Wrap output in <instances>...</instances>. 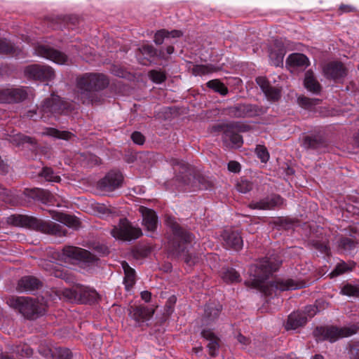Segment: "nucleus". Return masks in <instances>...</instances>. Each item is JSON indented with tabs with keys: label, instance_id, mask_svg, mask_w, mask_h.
Segmentation results:
<instances>
[{
	"label": "nucleus",
	"instance_id": "052dcab7",
	"mask_svg": "<svg viewBox=\"0 0 359 359\" xmlns=\"http://www.w3.org/2000/svg\"><path fill=\"white\" fill-rule=\"evenodd\" d=\"M228 170L235 173L238 172L241 170V165L237 161H231L228 163Z\"/></svg>",
	"mask_w": 359,
	"mask_h": 359
},
{
	"label": "nucleus",
	"instance_id": "423d86ee",
	"mask_svg": "<svg viewBox=\"0 0 359 359\" xmlns=\"http://www.w3.org/2000/svg\"><path fill=\"white\" fill-rule=\"evenodd\" d=\"M71 110L72 104L70 103L62 100L58 96L52 95L51 97L44 100L36 110L29 111L27 113V116L36 121L38 118H34V116L37 115L39 118L47 121L52 116L56 117L61 114H67Z\"/></svg>",
	"mask_w": 359,
	"mask_h": 359
},
{
	"label": "nucleus",
	"instance_id": "f257e3e1",
	"mask_svg": "<svg viewBox=\"0 0 359 359\" xmlns=\"http://www.w3.org/2000/svg\"><path fill=\"white\" fill-rule=\"evenodd\" d=\"M109 83L107 76L101 73H85L76 78V95L83 104H95L97 100L96 93L104 89Z\"/></svg>",
	"mask_w": 359,
	"mask_h": 359
},
{
	"label": "nucleus",
	"instance_id": "1a4fd4ad",
	"mask_svg": "<svg viewBox=\"0 0 359 359\" xmlns=\"http://www.w3.org/2000/svg\"><path fill=\"white\" fill-rule=\"evenodd\" d=\"M359 327L356 325L338 327L337 326H325L316 327L313 334L317 340H328L334 342L340 338L348 337L355 334Z\"/></svg>",
	"mask_w": 359,
	"mask_h": 359
},
{
	"label": "nucleus",
	"instance_id": "39448f33",
	"mask_svg": "<svg viewBox=\"0 0 359 359\" xmlns=\"http://www.w3.org/2000/svg\"><path fill=\"white\" fill-rule=\"evenodd\" d=\"M170 226L173 238L168 242V250L170 253L175 255H183L184 256V262L189 266L194 264L197 261V257H192L186 251L187 244L192 241V235L182 229L174 220L169 219L167 221Z\"/></svg>",
	"mask_w": 359,
	"mask_h": 359
},
{
	"label": "nucleus",
	"instance_id": "a19ab883",
	"mask_svg": "<svg viewBox=\"0 0 359 359\" xmlns=\"http://www.w3.org/2000/svg\"><path fill=\"white\" fill-rule=\"evenodd\" d=\"M207 86L222 95H226L228 93L227 87L219 79H213L208 81Z\"/></svg>",
	"mask_w": 359,
	"mask_h": 359
},
{
	"label": "nucleus",
	"instance_id": "49530a36",
	"mask_svg": "<svg viewBox=\"0 0 359 359\" xmlns=\"http://www.w3.org/2000/svg\"><path fill=\"white\" fill-rule=\"evenodd\" d=\"M255 153L262 163H266L269 161V154L265 146L257 145L255 149Z\"/></svg>",
	"mask_w": 359,
	"mask_h": 359
},
{
	"label": "nucleus",
	"instance_id": "4be33fe9",
	"mask_svg": "<svg viewBox=\"0 0 359 359\" xmlns=\"http://www.w3.org/2000/svg\"><path fill=\"white\" fill-rule=\"evenodd\" d=\"M325 75L330 79H338L346 75V69L340 62H331L323 67Z\"/></svg>",
	"mask_w": 359,
	"mask_h": 359
},
{
	"label": "nucleus",
	"instance_id": "de8ad7c7",
	"mask_svg": "<svg viewBox=\"0 0 359 359\" xmlns=\"http://www.w3.org/2000/svg\"><path fill=\"white\" fill-rule=\"evenodd\" d=\"M149 76L154 83H161L166 79L165 74L162 71L158 70L150 71L149 72Z\"/></svg>",
	"mask_w": 359,
	"mask_h": 359
},
{
	"label": "nucleus",
	"instance_id": "0e129e2a",
	"mask_svg": "<svg viewBox=\"0 0 359 359\" xmlns=\"http://www.w3.org/2000/svg\"><path fill=\"white\" fill-rule=\"evenodd\" d=\"M140 297L142 300H144L145 302H149L151 299V293L149 291H142L140 293Z\"/></svg>",
	"mask_w": 359,
	"mask_h": 359
},
{
	"label": "nucleus",
	"instance_id": "f8f14e48",
	"mask_svg": "<svg viewBox=\"0 0 359 359\" xmlns=\"http://www.w3.org/2000/svg\"><path fill=\"white\" fill-rule=\"evenodd\" d=\"M62 253L68 258L82 261L86 263H93L97 260L96 257L89 251L75 246H65Z\"/></svg>",
	"mask_w": 359,
	"mask_h": 359
},
{
	"label": "nucleus",
	"instance_id": "bf43d9fd",
	"mask_svg": "<svg viewBox=\"0 0 359 359\" xmlns=\"http://www.w3.org/2000/svg\"><path fill=\"white\" fill-rule=\"evenodd\" d=\"M301 312L305 313L306 318H312L316 315L317 312V308L311 305L307 306L305 307L304 311Z\"/></svg>",
	"mask_w": 359,
	"mask_h": 359
},
{
	"label": "nucleus",
	"instance_id": "473e14b6",
	"mask_svg": "<svg viewBox=\"0 0 359 359\" xmlns=\"http://www.w3.org/2000/svg\"><path fill=\"white\" fill-rule=\"evenodd\" d=\"M304 86L308 90L313 93H318L321 90L319 82L314 77L311 71H307L305 74Z\"/></svg>",
	"mask_w": 359,
	"mask_h": 359
},
{
	"label": "nucleus",
	"instance_id": "f704fd0d",
	"mask_svg": "<svg viewBox=\"0 0 359 359\" xmlns=\"http://www.w3.org/2000/svg\"><path fill=\"white\" fill-rule=\"evenodd\" d=\"M338 248L344 252H349L354 250L358 245L355 238L342 236L338 241Z\"/></svg>",
	"mask_w": 359,
	"mask_h": 359
},
{
	"label": "nucleus",
	"instance_id": "37998d69",
	"mask_svg": "<svg viewBox=\"0 0 359 359\" xmlns=\"http://www.w3.org/2000/svg\"><path fill=\"white\" fill-rule=\"evenodd\" d=\"M39 175L43 177L48 182H59L61 178L59 175L55 174L51 168L44 167Z\"/></svg>",
	"mask_w": 359,
	"mask_h": 359
},
{
	"label": "nucleus",
	"instance_id": "ddd939ff",
	"mask_svg": "<svg viewBox=\"0 0 359 359\" xmlns=\"http://www.w3.org/2000/svg\"><path fill=\"white\" fill-rule=\"evenodd\" d=\"M123 180V175L119 171L111 170L99 181L98 187L102 191H112L121 187Z\"/></svg>",
	"mask_w": 359,
	"mask_h": 359
},
{
	"label": "nucleus",
	"instance_id": "6ab92c4d",
	"mask_svg": "<svg viewBox=\"0 0 359 359\" xmlns=\"http://www.w3.org/2000/svg\"><path fill=\"white\" fill-rule=\"evenodd\" d=\"M156 56H158L162 59H167L163 51H160L158 54V51L151 45L149 44L143 45L140 48L137 54L140 63L144 65H149L151 63V59Z\"/></svg>",
	"mask_w": 359,
	"mask_h": 359
},
{
	"label": "nucleus",
	"instance_id": "680f3d73",
	"mask_svg": "<svg viewBox=\"0 0 359 359\" xmlns=\"http://www.w3.org/2000/svg\"><path fill=\"white\" fill-rule=\"evenodd\" d=\"M18 137L22 143L27 142L32 144H35V140L32 137L21 135H19Z\"/></svg>",
	"mask_w": 359,
	"mask_h": 359
},
{
	"label": "nucleus",
	"instance_id": "79ce46f5",
	"mask_svg": "<svg viewBox=\"0 0 359 359\" xmlns=\"http://www.w3.org/2000/svg\"><path fill=\"white\" fill-rule=\"evenodd\" d=\"M15 47L6 39L0 38V53L15 55Z\"/></svg>",
	"mask_w": 359,
	"mask_h": 359
},
{
	"label": "nucleus",
	"instance_id": "a878e982",
	"mask_svg": "<svg viewBox=\"0 0 359 359\" xmlns=\"http://www.w3.org/2000/svg\"><path fill=\"white\" fill-rule=\"evenodd\" d=\"M41 282L34 276L22 277L18 282L17 290L19 292L32 291L39 288Z\"/></svg>",
	"mask_w": 359,
	"mask_h": 359
},
{
	"label": "nucleus",
	"instance_id": "ea45409f",
	"mask_svg": "<svg viewBox=\"0 0 359 359\" xmlns=\"http://www.w3.org/2000/svg\"><path fill=\"white\" fill-rule=\"evenodd\" d=\"M354 264H347L344 262L337 264L334 269L330 273V278L337 277L347 271H351L354 266Z\"/></svg>",
	"mask_w": 359,
	"mask_h": 359
},
{
	"label": "nucleus",
	"instance_id": "412c9836",
	"mask_svg": "<svg viewBox=\"0 0 359 359\" xmlns=\"http://www.w3.org/2000/svg\"><path fill=\"white\" fill-rule=\"evenodd\" d=\"M25 194L33 199H36L44 204H54L55 196L48 190L40 188L25 189Z\"/></svg>",
	"mask_w": 359,
	"mask_h": 359
},
{
	"label": "nucleus",
	"instance_id": "20e7f679",
	"mask_svg": "<svg viewBox=\"0 0 359 359\" xmlns=\"http://www.w3.org/2000/svg\"><path fill=\"white\" fill-rule=\"evenodd\" d=\"M7 222L15 226L26 227L45 233L59 236L66 234V229L63 225L51 221L39 219L32 216L13 215L7 218Z\"/></svg>",
	"mask_w": 359,
	"mask_h": 359
},
{
	"label": "nucleus",
	"instance_id": "e433bc0d",
	"mask_svg": "<svg viewBox=\"0 0 359 359\" xmlns=\"http://www.w3.org/2000/svg\"><path fill=\"white\" fill-rule=\"evenodd\" d=\"M277 45V50H271L269 53V57L274 66H279L283 63V57L285 55V50L283 46H280L279 43H276Z\"/></svg>",
	"mask_w": 359,
	"mask_h": 359
},
{
	"label": "nucleus",
	"instance_id": "3c124183",
	"mask_svg": "<svg viewBox=\"0 0 359 359\" xmlns=\"http://www.w3.org/2000/svg\"><path fill=\"white\" fill-rule=\"evenodd\" d=\"M314 248L320 251L321 253H323L326 255H329L330 252V248L328 247L327 243L321 242V241H314L313 243Z\"/></svg>",
	"mask_w": 359,
	"mask_h": 359
},
{
	"label": "nucleus",
	"instance_id": "aec40b11",
	"mask_svg": "<svg viewBox=\"0 0 359 359\" xmlns=\"http://www.w3.org/2000/svg\"><path fill=\"white\" fill-rule=\"evenodd\" d=\"M284 203V200L279 195H273L265 198L258 202H252L249 204L251 209L271 210L280 208Z\"/></svg>",
	"mask_w": 359,
	"mask_h": 359
},
{
	"label": "nucleus",
	"instance_id": "5fc2aeb1",
	"mask_svg": "<svg viewBox=\"0 0 359 359\" xmlns=\"http://www.w3.org/2000/svg\"><path fill=\"white\" fill-rule=\"evenodd\" d=\"M166 34L167 31L165 29L157 32L154 36V42L158 45L163 43L164 39L168 38Z\"/></svg>",
	"mask_w": 359,
	"mask_h": 359
},
{
	"label": "nucleus",
	"instance_id": "6e6d98bb",
	"mask_svg": "<svg viewBox=\"0 0 359 359\" xmlns=\"http://www.w3.org/2000/svg\"><path fill=\"white\" fill-rule=\"evenodd\" d=\"M350 353L354 359H359V343L354 342L350 344Z\"/></svg>",
	"mask_w": 359,
	"mask_h": 359
},
{
	"label": "nucleus",
	"instance_id": "2f4dec72",
	"mask_svg": "<svg viewBox=\"0 0 359 359\" xmlns=\"http://www.w3.org/2000/svg\"><path fill=\"white\" fill-rule=\"evenodd\" d=\"M222 279L226 283H239L241 280L239 273L233 268H222L220 271Z\"/></svg>",
	"mask_w": 359,
	"mask_h": 359
},
{
	"label": "nucleus",
	"instance_id": "cd10ccee",
	"mask_svg": "<svg viewBox=\"0 0 359 359\" xmlns=\"http://www.w3.org/2000/svg\"><path fill=\"white\" fill-rule=\"evenodd\" d=\"M121 266L124 271L123 284L126 290L128 291L136 283V273L135 269L131 268L126 261L121 262Z\"/></svg>",
	"mask_w": 359,
	"mask_h": 359
},
{
	"label": "nucleus",
	"instance_id": "c03bdc74",
	"mask_svg": "<svg viewBox=\"0 0 359 359\" xmlns=\"http://www.w3.org/2000/svg\"><path fill=\"white\" fill-rule=\"evenodd\" d=\"M236 188L238 191L245 194L252 189V183L244 178L239 180L236 185Z\"/></svg>",
	"mask_w": 359,
	"mask_h": 359
},
{
	"label": "nucleus",
	"instance_id": "58836bf2",
	"mask_svg": "<svg viewBox=\"0 0 359 359\" xmlns=\"http://www.w3.org/2000/svg\"><path fill=\"white\" fill-rule=\"evenodd\" d=\"M321 103L319 99H312L306 97H299L298 98V104L302 108L309 110L316 111V107Z\"/></svg>",
	"mask_w": 359,
	"mask_h": 359
},
{
	"label": "nucleus",
	"instance_id": "f3484780",
	"mask_svg": "<svg viewBox=\"0 0 359 359\" xmlns=\"http://www.w3.org/2000/svg\"><path fill=\"white\" fill-rule=\"evenodd\" d=\"M36 53L43 57L52 60L53 62L63 65L67 62V56L57 50L50 48L47 46H38L35 49Z\"/></svg>",
	"mask_w": 359,
	"mask_h": 359
},
{
	"label": "nucleus",
	"instance_id": "a18cd8bd",
	"mask_svg": "<svg viewBox=\"0 0 359 359\" xmlns=\"http://www.w3.org/2000/svg\"><path fill=\"white\" fill-rule=\"evenodd\" d=\"M214 68L211 65H198L194 66L192 72L196 76L208 74L214 72Z\"/></svg>",
	"mask_w": 359,
	"mask_h": 359
},
{
	"label": "nucleus",
	"instance_id": "8fccbe9b",
	"mask_svg": "<svg viewBox=\"0 0 359 359\" xmlns=\"http://www.w3.org/2000/svg\"><path fill=\"white\" fill-rule=\"evenodd\" d=\"M321 144L316 137L306 136L304 140V146L307 149H316Z\"/></svg>",
	"mask_w": 359,
	"mask_h": 359
},
{
	"label": "nucleus",
	"instance_id": "774afa93",
	"mask_svg": "<svg viewBox=\"0 0 359 359\" xmlns=\"http://www.w3.org/2000/svg\"><path fill=\"white\" fill-rule=\"evenodd\" d=\"M237 339L238 341L242 344H244V345H247L249 344L250 342V339L247 337H245V336L239 334L238 336H237Z\"/></svg>",
	"mask_w": 359,
	"mask_h": 359
},
{
	"label": "nucleus",
	"instance_id": "7ed1b4c3",
	"mask_svg": "<svg viewBox=\"0 0 359 359\" xmlns=\"http://www.w3.org/2000/svg\"><path fill=\"white\" fill-rule=\"evenodd\" d=\"M174 170L177 172L175 178L177 188L181 191H195L198 189H208L212 187L210 181L198 174L194 168L179 160L173 161Z\"/></svg>",
	"mask_w": 359,
	"mask_h": 359
},
{
	"label": "nucleus",
	"instance_id": "7c9ffc66",
	"mask_svg": "<svg viewBox=\"0 0 359 359\" xmlns=\"http://www.w3.org/2000/svg\"><path fill=\"white\" fill-rule=\"evenodd\" d=\"M286 63L294 67H306L309 65V60L304 54L292 53L287 57Z\"/></svg>",
	"mask_w": 359,
	"mask_h": 359
},
{
	"label": "nucleus",
	"instance_id": "864d4df0",
	"mask_svg": "<svg viewBox=\"0 0 359 359\" xmlns=\"http://www.w3.org/2000/svg\"><path fill=\"white\" fill-rule=\"evenodd\" d=\"M55 359H72L71 351L67 348H59L57 350Z\"/></svg>",
	"mask_w": 359,
	"mask_h": 359
},
{
	"label": "nucleus",
	"instance_id": "13d9d810",
	"mask_svg": "<svg viewBox=\"0 0 359 359\" xmlns=\"http://www.w3.org/2000/svg\"><path fill=\"white\" fill-rule=\"evenodd\" d=\"M355 11H356V9L355 7H353V6H351V5H346V4H341L338 9V13L339 15H341L344 13H352V12H355Z\"/></svg>",
	"mask_w": 359,
	"mask_h": 359
},
{
	"label": "nucleus",
	"instance_id": "338daca9",
	"mask_svg": "<svg viewBox=\"0 0 359 359\" xmlns=\"http://www.w3.org/2000/svg\"><path fill=\"white\" fill-rule=\"evenodd\" d=\"M53 273L55 277L67 280V273L63 271L55 270Z\"/></svg>",
	"mask_w": 359,
	"mask_h": 359
},
{
	"label": "nucleus",
	"instance_id": "69168bd1",
	"mask_svg": "<svg viewBox=\"0 0 359 359\" xmlns=\"http://www.w3.org/2000/svg\"><path fill=\"white\" fill-rule=\"evenodd\" d=\"M21 355L25 356H30L32 354V350L27 345H25L20 352Z\"/></svg>",
	"mask_w": 359,
	"mask_h": 359
},
{
	"label": "nucleus",
	"instance_id": "4c0bfd02",
	"mask_svg": "<svg viewBox=\"0 0 359 359\" xmlns=\"http://www.w3.org/2000/svg\"><path fill=\"white\" fill-rule=\"evenodd\" d=\"M55 218L69 227L76 229L80 226L79 219L73 215L60 213L57 217Z\"/></svg>",
	"mask_w": 359,
	"mask_h": 359
},
{
	"label": "nucleus",
	"instance_id": "72a5a7b5",
	"mask_svg": "<svg viewBox=\"0 0 359 359\" xmlns=\"http://www.w3.org/2000/svg\"><path fill=\"white\" fill-rule=\"evenodd\" d=\"M43 135L53 137L57 139L68 140L74 136L73 133L65 130H59L53 128H46L42 133Z\"/></svg>",
	"mask_w": 359,
	"mask_h": 359
},
{
	"label": "nucleus",
	"instance_id": "4d7b16f0",
	"mask_svg": "<svg viewBox=\"0 0 359 359\" xmlns=\"http://www.w3.org/2000/svg\"><path fill=\"white\" fill-rule=\"evenodd\" d=\"M131 138L133 141L137 144H143L144 142V137L140 132H134L131 135Z\"/></svg>",
	"mask_w": 359,
	"mask_h": 359
},
{
	"label": "nucleus",
	"instance_id": "c756f323",
	"mask_svg": "<svg viewBox=\"0 0 359 359\" xmlns=\"http://www.w3.org/2000/svg\"><path fill=\"white\" fill-rule=\"evenodd\" d=\"M202 336L209 341L208 347L209 349V353L212 356L217 355V351L219 348V338L210 330H204L201 332Z\"/></svg>",
	"mask_w": 359,
	"mask_h": 359
},
{
	"label": "nucleus",
	"instance_id": "393cba45",
	"mask_svg": "<svg viewBox=\"0 0 359 359\" xmlns=\"http://www.w3.org/2000/svg\"><path fill=\"white\" fill-rule=\"evenodd\" d=\"M306 283L304 280H294L293 279H278L271 283V287L280 291L296 290L306 287Z\"/></svg>",
	"mask_w": 359,
	"mask_h": 359
},
{
	"label": "nucleus",
	"instance_id": "dca6fc26",
	"mask_svg": "<svg viewBox=\"0 0 359 359\" xmlns=\"http://www.w3.org/2000/svg\"><path fill=\"white\" fill-rule=\"evenodd\" d=\"M155 313V308L144 305H132L128 308L129 316L137 323L149 320Z\"/></svg>",
	"mask_w": 359,
	"mask_h": 359
},
{
	"label": "nucleus",
	"instance_id": "9b49d317",
	"mask_svg": "<svg viewBox=\"0 0 359 359\" xmlns=\"http://www.w3.org/2000/svg\"><path fill=\"white\" fill-rule=\"evenodd\" d=\"M25 75L29 79L50 81L55 77L53 69L48 65H31L25 67Z\"/></svg>",
	"mask_w": 359,
	"mask_h": 359
},
{
	"label": "nucleus",
	"instance_id": "0eeeda50",
	"mask_svg": "<svg viewBox=\"0 0 359 359\" xmlns=\"http://www.w3.org/2000/svg\"><path fill=\"white\" fill-rule=\"evenodd\" d=\"M55 294L60 299L79 304H93L99 299V294L95 290L81 285L72 288L57 290Z\"/></svg>",
	"mask_w": 359,
	"mask_h": 359
},
{
	"label": "nucleus",
	"instance_id": "09e8293b",
	"mask_svg": "<svg viewBox=\"0 0 359 359\" xmlns=\"http://www.w3.org/2000/svg\"><path fill=\"white\" fill-rule=\"evenodd\" d=\"M341 293L345 295L358 297H359V287L346 284L342 287Z\"/></svg>",
	"mask_w": 359,
	"mask_h": 359
},
{
	"label": "nucleus",
	"instance_id": "e2e57ef3",
	"mask_svg": "<svg viewBox=\"0 0 359 359\" xmlns=\"http://www.w3.org/2000/svg\"><path fill=\"white\" fill-rule=\"evenodd\" d=\"M182 35V33L180 30H172L171 32L167 31L166 36L168 38H178Z\"/></svg>",
	"mask_w": 359,
	"mask_h": 359
},
{
	"label": "nucleus",
	"instance_id": "5701e85b",
	"mask_svg": "<svg viewBox=\"0 0 359 359\" xmlns=\"http://www.w3.org/2000/svg\"><path fill=\"white\" fill-rule=\"evenodd\" d=\"M256 82L261 88L268 100L276 101L280 98V90L276 87L271 86L269 81L265 77H257L256 79Z\"/></svg>",
	"mask_w": 359,
	"mask_h": 359
},
{
	"label": "nucleus",
	"instance_id": "4468645a",
	"mask_svg": "<svg viewBox=\"0 0 359 359\" xmlns=\"http://www.w3.org/2000/svg\"><path fill=\"white\" fill-rule=\"evenodd\" d=\"M27 93L23 88L0 89V102L13 103L22 102L27 98Z\"/></svg>",
	"mask_w": 359,
	"mask_h": 359
},
{
	"label": "nucleus",
	"instance_id": "603ef678",
	"mask_svg": "<svg viewBox=\"0 0 359 359\" xmlns=\"http://www.w3.org/2000/svg\"><path fill=\"white\" fill-rule=\"evenodd\" d=\"M93 209L97 213L102 215H109L113 212L109 207L103 203H96L94 205Z\"/></svg>",
	"mask_w": 359,
	"mask_h": 359
},
{
	"label": "nucleus",
	"instance_id": "f03ea898",
	"mask_svg": "<svg viewBox=\"0 0 359 359\" xmlns=\"http://www.w3.org/2000/svg\"><path fill=\"white\" fill-rule=\"evenodd\" d=\"M280 264L281 261L276 257H265L258 260L250 266L248 273L250 278L245 281V285L248 287L258 290L266 295L271 294L265 280L278 269Z\"/></svg>",
	"mask_w": 359,
	"mask_h": 359
},
{
	"label": "nucleus",
	"instance_id": "a211bd4d",
	"mask_svg": "<svg viewBox=\"0 0 359 359\" xmlns=\"http://www.w3.org/2000/svg\"><path fill=\"white\" fill-rule=\"evenodd\" d=\"M224 245L227 248H231L235 250H240L243 245V238L241 233L237 230L226 229L222 234Z\"/></svg>",
	"mask_w": 359,
	"mask_h": 359
},
{
	"label": "nucleus",
	"instance_id": "bb28decb",
	"mask_svg": "<svg viewBox=\"0 0 359 359\" xmlns=\"http://www.w3.org/2000/svg\"><path fill=\"white\" fill-rule=\"evenodd\" d=\"M306 322L307 318L305 313L299 311H294L288 316L285 328L286 330H295L299 327L304 326Z\"/></svg>",
	"mask_w": 359,
	"mask_h": 359
},
{
	"label": "nucleus",
	"instance_id": "6e6552de",
	"mask_svg": "<svg viewBox=\"0 0 359 359\" xmlns=\"http://www.w3.org/2000/svg\"><path fill=\"white\" fill-rule=\"evenodd\" d=\"M8 304L18 309L25 318L33 319L45 313L46 305L30 297H11L7 300Z\"/></svg>",
	"mask_w": 359,
	"mask_h": 359
},
{
	"label": "nucleus",
	"instance_id": "9d476101",
	"mask_svg": "<svg viewBox=\"0 0 359 359\" xmlns=\"http://www.w3.org/2000/svg\"><path fill=\"white\" fill-rule=\"evenodd\" d=\"M111 233L114 238L127 241L137 239L142 235L141 229L133 226L126 219H121L118 224L114 226Z\"/></svg>",
	"mask_w": 359,
	"mask_h": 359
},
{
	"label": "nucleus",
	"instance_id": "b1692460",
	"mask_svg": "<svg viewBox=\"0 0 359 359\" xmlns=\"http://www.w3.org/2000/svg\"><path fill=\"white\" fill-rule=\"evenodd\" d=\"M139 211L142 214L143 225L147 231H154L157 227L158 217L156 212L147 207L140 206Z\"/></svg>",
	"mask_w": 359,
	"mask_h": 359
},
{
	"label": "nucleus",
	"instance_id": "c85d7f7f",
	"mask_svg": "<svg viewBox=\"0 0 359 359\" xmlns=\"http://www.w3.org/2000/svg\"><path fill=\"white\" fill-rule=\"evenodd\" d=\"M222 139L227 147H241L243 144L242 136L230 129H226L224 132Z\"/></svg>",
	"mask_w": 359,
	"mask_h": 359
},
{
	"label": "nucleus",
	"instance_id": "c9c22d12",
	"mask_svg": "<svg viewBox=\"0 0 359 359\" xmlns=\"http://www.w3.org/2000/svg\"><path fill=\"white\" fill-rule=\"evenodd\" d=\"M222 311V306L219 304H209L205 309V318L207 322H212L217 319Z\"/></svg>",
	"mask_w": 359,
	"mask_h": 359
},
{
	"label": "nucleus",
	"instance_id": "2eb2a0df",
	"mask_svg": "<svg viewBox=\"0 0 359 359\" xmlns=\"http://www.w3.org/2000/svg\"><path fill=\"white\" fill-rule=\"evenodd\" d=\"M262 113L261 108L250 104H238L229 109V114L237 118L253 117Z\"/></svg>",
	"mask_w": 359,
	"mask_h": 359
}]
</instances>
